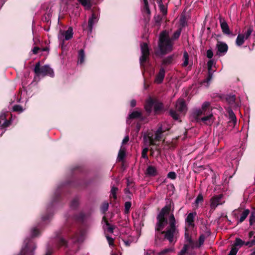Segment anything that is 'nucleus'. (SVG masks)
<instances>
[{
    "label": "nucleus",
    "mask_w": 255,
    "mask_h": 255,
    "mask_svg": "<svg viewBox=\"0 0 255 255\" xmlns=\"http://www.w3.org/2000/svg\"><path fill=\"white\" fill-rule=\"evenodd\" d=\"M220 98L222 100L226 101L234 108H238L240 106V102L236 99L235 95H223Z\"/></svg>",
    "instance_id": "8"
},
{
    "label": "nucleus",
    "mask_w": 255,
    "mask_h": 255,
    "mask_svg": "<svg viewBox=\"0 0 255 255\" xmlns=\"http://www.w3.org/2000/svg\"><path fill=\"white\" fill-rule=\"evenodd\" d=\"M229 120H230L229 121H230V122L234 121V123H237L236 117L232 111L229 112Z\"/></svg>",
    "instance_id": "44"
},
{
    "label": "nucleus",
    "mask_w": 255,
    "mask_h": 255,
    "mask_svg": "<svg viewBox=\"0 0 255 255\" xmlns=\"http://www.w3.org/2000/svg\"><path fill=\"white\" fill-rule=\"evenodd\" d=\"M79 205V200L78 198H74L70 203V207L72 209H76Z\"/></svg>",
    "instance_id": "38"
},
{
    "label": "nucleus",
    "mask_w": 255,
    "mask_h": 255,
    "mask_svg": "<svg viewBox=\"0 0 255 255\" xmlns=\"http://www.w3.org/2000/svg\"><path fill=\"white\" fill-rule=\"evenodd\" d=\"M160 12H161L163 15H166L167 13V8L165 6L163 3L158 4Z\"/></svg>",
    "instance_id": "41"
},
{
    "label": "nucleus",
    "mask_w": 255,
    "mask_h": 255,
    "mask_svg": "<svg viewBox=\"0 0 255 255\" xmlns=\"http://www.w3.org/2000/svg\"><path fill=\"white\" fill-rule=\"evenodd\" d=\"M239 249L235 247H232L231 250L228 255H236Z\"/></svg>",
    "instance_id": "54"
},
{
    "label": "nucleus",
    "mask_w": 255,
    "mask_h": 255,
    "mask_svg": "<svg viewBox=\"0 0 255 255\" xmlns=\"http://www.w3.org/2000/svg\"><path fill=\"white\" fill-rule=\"evenodd\" d=\"M250 225L252 226L255 223V210L251 213L249 220Z\"/></svg>",
    "instance_id": "42"
},
{
    "label": "nucleus",
    "mask_w": 255,
    "mask_h": 255,
    "mask_svg": "<svg viewBox=\"0 0 255 255\" xmlns=\"http://www.w3.org/2000/svg\"><path fill=\"white\" fill-rule=\"evenodd\" d=\"M1 119L3 121V123L1 124V126H0L2 128H5L10 126L11 124V122L9 120L6 119V118L4 116H1Z\"/></svg>",
    "instance_id": "35"
},
{
    "label": "nucleus",
    "mask_w": 255,
    "mask_h": 255,
    "mask_svg": "<svg viewBox=\"0 0 255 255\" xmlns=\"http://www.w3.org/2000/svg\"><path fill=\"white\" fill-rule=\"evenodd\" d=\"M165 75V70L163 67H161L160 68L158 73L155 76V78L154 79V83L158 84L162 83L164 79Z\"/></svg>",
    "instance_id": "14"
},
{
    "label": "nucleus",
    "mask_w": 255,
    "mask_h": 255,
    "mask_svg": "<svg viewBox=\"0 0 255 255\" xmlns=\"http://www.w3.org/2000/svg\"><path fill=\"white\" fill-rule=\"evenodd\" d=\"M118 188L117 187H116L114 186L112 187V188L111 189V194L112 195L113 198L114 199H117V191H118Z\"/></svg>",
    "instance_id": "45"
},
{
    "label": "nucleus",
    "mask_w": 255,
    "mask_h": 255,
    "mask_svg": "<svg viewBox=\"0 0 255 255\" xmlns=\"http://www.w3.org/2000/svg\"><path fill=\"white\" fill-rule=\"evenodd\" d=\"M206 56L209 59H211L213 57V52L212 49H208L207 51Z\"/></svg>",
    "instance_id": "60"
},
{
    "label": "nucleus",
    "mask_w": 255,
    "mask_h": 255,
    "mask_svg": "<svg viewBox=\"0 0 255 255\" xmlns=\"http://www.w3.org/2000/svg\"><path fill=\"white\" fill-rule=\"evenodd\" d=\"M77 1L86 9H91L92 6V0H77Z\"/></svg>",
    "instance_id": "22"
},
{
    "label": "nucleus",
    "mask_w": 255,
    "mask_h": 255,
    "mask_svg": "<svg viewBox=\"0 0 255 255\" xmlns=\"http://www.w3.org/2000/svg\"><path fill=\"white\" fill-rule=\"evenodd\" d=\"M184 62L182 64L183 67H186L189 64V55L187 51H184L183 53Z\"/></svg>",
    "instance_id": "36"
},
{
    "label": "nucleus",
    "mask_w": 255,
    "mask_h": 255,
    "mask_svg": "<svg viewBox=\"0 0 255 255\" xmlns=\"http://www.w3.org/2000/svg\"><path fill=\"white\" fill-rule=\"evenodd\" d=\"M220 22L221 24V27L223 33L224 34L228 35H231L232 36H235L236 35L235 34H234L229 28V26L227 23V22L222 18H220Z\"/></svg>",
    "instance_id": "11"
},
{
    "label": "nucleus",
    "mask_w": 255,
    "mask_h": 255,
    "mask_svg": "<svg viewBox=\"0 0 255 255\" xmlns=\"http://www.w3.org/2000/svg\"><path fill=\"white\" fill-rule=\"evenodd\" d=\"M103 229H104L105 231H107L108 232H109V233H110L111 234H112V233H114V230L115 229V226H113L109 227H108V228H105V226L103 225Z\"/></svg>",
    "instance_id": "52"
},
{
    "label": "nucleus",
    "mask_w": 255,
    "mask_h": 255,
    "mask_svg": "<svg viewBox=\"0 0 255 255\" xmlns=\"http://www.w3.org/2000/svg\"><path fill=\"white\" fill-rule=\"evenodd\" d=\"M174 59V55H172L167 56V57L163 59L162 61V65H169L172 63L173 60Z\"/></svg>",
    "instance_id": "25"
},
{
    "label": "nucleus",
    "mask_w": 255,
    "mask_h": 255,
    "mask_svg": "<svg viewBox=\"0 0 255 255\" xmlns=\"http://www.w3.org/2000/svg\"><path fill=\"white\" fill-rule=\"evenodd\" d=\"M59 244L60 246H64L66 245V241L63 238H60L59 240Z\"/></svg>",
    "instance_id": "61"
},
{
    "label": "nucleus",
    "mask_w": 255,
    "mask_h": 255,
    "mask_svg": "<svg viewBox=\"0 0 255 255\" xmlns=\"http://www.w3.org/2000/svg\"><path fill=\"white\" fill-rule=\"evenodd\" d=\"M205 239V236L204 235L202 234L200 236L199 238V247L202 246V245H203Z\"/></svg>",
    "instance_id": "56"
},
{
    "label": "nucleus",
    "mask_w": 255,
    "mask_h": 255,
    "mask_svg": "<svg viewBox=\"0 0 255 255\" xmlns=\"http://www.w3.org/2000/svg\"><path fill=\"white\" fill-rule=\"evenodd\" d=\"M143 11L146 13L147 15L144 16V19L146 21H149L150 19L151 11L149 8L148 3L144 4L143 7Z\"/></svg>",
    "instance_id": "24"
},
{
    "label": "nucleus",
    "mask_w": 255,
    "mask_h": 255,
    "mask_svg": "<svg viewBox=\"0 0 255 255\" xmlns=\"http://www.w3.org/2000/svg\"><path fill=\"white\" fill-rule=\"evenodd\" d=\"M135 119H139L140 122H143L144 121L145 118L142 116L141 112L138 111H133L128 115V117L127 120V123L129 125L130 122L129 121V120Z\"/></svg>",
    "instance_id": "13"
},
{
    "label": "nucleus",
    "mask_w": 255,
    "mask_h": 255,
    "mask_svg": "<svg viewBox=\"0 0 255 255\" xmlns=\"http://www.w3.org/2000/svg\"><path fill=\"white\" fill-rule=\"evenodd\" d=\"M245 241L241 240L240 238H237L235 239V242L232 246V247H235L236 248H239L244 245Z\"/></svg>",
    "instance_id": "28"
},
{
    "label": "nucleus",
    "mask_w": 255,
    "mask_h": 255,
    "mask_svg": "<svg viewBox=\"0 0 255 255\" xmlns=\"http://www.w3.org/2000/svg\"><path fill=\"white\" fill-rule=\"evenodd\" d=\"M74 218L76 221L79 222H83L85 218V214L83 212H80L75 215Z\"/></svg>",
    "instance_id": "31"
},
{
    "label": "nucleus",
    "mask_w": 255,
    "mask_h": 255,
    "mask_svg": "<svg viewBox=\"0 0 255 255\" xmlns=\"http://www.w3.org/2000/svg\"><path fill=\"white\" fill-rule=\"evenodd\" d=\"M164 131L162 129L161 127H160L157 130L155 133V138L157 141H160L162 138V134L163 133Z\"/></svg>",
    "instance_id": "33"
},
{
    "label": "nucleus",
    "mask_w": 255,
    "mask_h": 255,
    "mask_svg": "<svg viewBox=\"0 0 255 255\" xmlns=\"http://www.w3.org/2000/svg\"><path fill=\"white\" fill-rule=\"evenodd\" d=\"M196 215V212L190 213L188 215L186 219H185V221L187 223L189 226L192 227H194V219Z\"/></svg>",
    "instance_id": "17"
},
{
    "label": "nucleus",
    "mask_w": 255,
    "mask_h": 255,
    "mask_svg": "<svg viewBox=\"0 0 255 255\" xmlns=\"http://www.w3.org/2000/svg\"><path fill=\"white\" fill-rule=\"evenodd\" d=\"M245 35L243 34H239L236 40V44L238 46H241L245 42Z\"/></svg>",
    "instance_id": "26"
},
{
    "label": "nucleus",
    "mask_w": 255,
    "mask_h": 255,
    "mask_svg": "<svg viewBox=\"0 0 255 255\" xmlns=\"http://www.w3.org/2000/svg\"><path fill=\"white\" fill-rule=\"evenodd\" d=\"M146 174L149 176H155L158 174L156 168L152 165L147 167L146 170Z\"/></svg>",
    "instance_id": "18"
},
{
    "label": "nucleus",
    "mask_w": 255,
    "mask_h": 255,
    "mask_svg": "<svg viewBox=\"0 0 255 255\" xmlns=\"http://www.w3.org/2000/svg\"><path fill=\"white\" fill-rule=\"evenodd\" d=\"M164 109V106L162 103L158 102L157 100H155V104H154V111L155 114H157Z\"/></svg>",
    "instance_id": "20"
},
{
    "label": "nucleus",
    "mask_w": 255,
    "mask_h": 255,
    "mask_svg": "<svg viewBox=\"0 0 255 255\" xmlns=\"http://www.w3.org/2000/svg\"><path fill=\"white\" fill-rule=\"evenodd\" d=\"M203 201V197L201 194H199L195 200V203L198 205L199 203Z\"/></svg>",
    "instance_id": "55"
},
{
    "label": "nucleus",
    "mask_w": 255,
    "mask_h": 255,
    "mask_svg": "<svg viewBox=\"0 0 255 255\" xmlns=\"http://www.w3.org/2000/svg\"><path fill=\"white\" fill-rule=\"evenodd\" d=\"M85 52L84 50L83 49H80L78 51V62L80 64H83L85 60Z\"/></svg>",
    "instance_id": "27"
},
{
    "label": "nucleus",
    "mask_w": 255,
    "mask_h": 255,
    "mask_svg": "<svg viewBox=\"0 0 255 255\" xmlns=\"http://www.w3.org/2000/svg\"><path fill=\"white\" fill-rule=\"evenodd\" d=\"M176 110H174L173 109L170 110L169 114L171 117L174 119L175 120H177L179 119V115L177 113Z\"/></svg>",
    "instance_id": "39"
},
{
    "label": "nucleus",
    "mask_w": 255,
    "mask_h": 255,
    "mask_svg": "<svg viewBox=\"0 0 255 255\" xmlns=\"http://www.w3.org/2000/svg\"><path fill=\"white\" fill-rule=\"evenodd\" d=\"M173 251V249L171 248L165 249L161 252L157 253V255H166L169 253Z\"/></svg>",
    "instance_id": "43"
},
{
    "label": "nucleus",
    "mask_w": 255,
    "mask_h": 255,
    "mask_svg": "<svg viewBox=\"0 0 255 255\" xmlns=\"http://www.w3.org/2000/svg\"><path fill=\"white\" fill-rule=\"evenodd\" d=\"M222 194H219L213 196L211 199V208L214 210L219 205L222 204L221 200L223 198Z\"/></svg>",
    "instance_id": "12"
},
{
    "label": "nucleus",
    "mask_w": 255,
    "mask_h": 255,
    "mask_svg": "<svg viewBox=\"0 0 255 255\" xmlns=\"http://www.w3.org/2000/svg\"><path fill=\"white\" fill-rule=\"evenodd\" d=\"M182 30V27L179 28L174 32L171 38H169L165 31H163L160 33L158 45L162 53H166L172 50L173 43L172 40H177L179 38Z\"/></svg>",
    "instance_id": "3"
},
{
    "label": "nucleus",
    "mask_w": 255,
    "mask_h": 255,
    "mask_svg": "<svg viewBox=\"0 0 255 255\" xmlns=\"http://www.w3.org/2000/svg\"><path fill=\"white\" fill-rule=\"evenodd\" d=\"M129 137L128 135L125 136L122 141L123 144H126L129 141Z\"/></svg>",
    "instance_id": "63"
},
{
    "label": "nucleus",
    "mask_w": 255,
    "mask_h": 255,
    "mask_svg": "<svg viewBox=\"0 0 255 255\" xmlns=\"http://www.w3.org/2000/svg\"><path fill=\"white\" fill-rule=\"evenodd\" d=\"M185 239L186 241L188 242L189 245L191 246H193L194 241L192 239L191 236L189 235L188 233V230L186 229L185 232Z\"/></svg>",
    "instance_id": "29"
},
{
    "label": "nucleus",
    "mask_w": 255,
    "mask_h": 255,
    "mask_svg": "<svg viewBox=\"0 0 255 255\" xmlns=\"http://www.w3.org/2000/svg\"><path fill=\"white\" fill-rule=\"evenodd\" d=\"M148 151V148L146 147L143 149L142 152H141V156L142 158L144 159H148V156H147V152Z\"/></svg>",
    "instance_id": "49"
},
{
    "label": "nucleus",
    "mask_w": 255,
    "mask_h": 255,
    "mask_svg": "<svg viewBox=\"0 0 255 255\" xmlns=\"http://www.w3.org/2000/svg\"><path fill=\"white\" fill-rule=\"evenodd\" d=\"M252 31H253V28L252 27H250L248 29L247 31L246 32L245 34H244L245 39H248L249 38V37L251 35Z\"/></svg>",
    "instance_id": "50"
},
{
    "label": "nucleus",
    "mask_w": 255,
    "mask_h": 255,
    "mask_svg": "<svg viewBox=\"0 0 255 255\" xmlns=\"http://www.w3.org/2000/svg\"><path fill=\"white\" fill-rule=\"evenodd\" d=\"M180 24L182 28L184 27L187 24L186 18L185 16H182L180 19Z\"/></svg>",
    "instance_id": "48"
},
{
    "label": "nucleus",
    "mask_w": 255,
    "mask_h": 255,
    "mask_svg": "<svg viewBox=\"0 0 255 255\" xmlns=\"http://www.w3.org/2000/svg\"><path fill=\"white\" fill-rule=\"evenodd\" d=\"M192 117L198 123H202L207 125H212L214 122V118L210 103L208 102H204L201 109L193 111Z\"/></svg>",
    "instance_id": "2"
},
{
    "label": "nucleus",
    "mask_w": 255,
    "mask_h": 255,
    "mask_svg": "<svg viewBox=\"0 0 255 255\" xmlns=\"http://www.w3.org/2000/svg\"><path fill=\"white\" fill-rule=\"evenodd\" d=\"M102 221H104L105 223V224L104 225L105 226V228H108V227H111V226H113V225H111L109 223L108 220L107 219L106 216H105L103 217Z\"/></svg>",
    "instance_id": "58"
},
{
    "label": "nucleus",
    "mask_w": 255,
    "mask_h": 255,
    "mask_svg": "<svg viewBox=\"0 0 255 255\" xmlns=\"http://www.w3.org/2000/svg\"><path fill=\"white\" fill-rule=\"evenodd\" d=\"M106 238H107V241L108 242V243H109V245L110 246H113L114 244V239L112 237H110L109 236H106Z\"/></svg>",
    "instance_id": "59"
},
{
    "label": "nucleus",
    "mask_w": 255,
    "mask_h": 255,
    "mask_svg": "<svg viewBox=\"0 0 255 255\" xmlns=\"http://www.w3.org/2000/svg\"><path fill=\"white\" fill-rule=\"evenodd\" d=\"M88 184V182L86 181L85 180H82L80 181L78 183H73L72 184L73 186L79 187V188H85Z\"/></svg>",
    "instance_id": "34"
},
{
    "label": "nucleus",
    "mask_w": 255,
    "mask_h": 255,
    "mask_svg": "<svg viewBox=\"0 0 255 255\" xmlns=\"http://www.w3.org/2000/svg\"><path fill=\"white\" fill-rule=\"evenodd\" d=\"M250 246H251V247H253L254 246H255V236L254 237L253 240L250 241Z\"/></svg>",
    "instance_id": "64"
},
{
    "label": "nucleus",
    "mask_w": 255,
    "mask_h": 255,
    "mask_svg": "<svg viewBox=\"0 0 255 255\" xmlns=\"http://www.w3.org/2000/svg\"><path fill=\"white\" fill-rule=\"evenodd\" d=\"M64 36V39L68 40L71 39L73 37V29L71 27H69L68 29L63 32L62 34Z\"/></svg>",
    "instance_id": "23"
},
{
    "label": "nucleus",
    "mask_w": 255,
    "mask_h": 255,
    "mask_svg": "<svg viewBox=\"0 0 255 255\" xmlns=\"http://www.w3.org/2000/svg\"><path fill=\"white\" fill-rule=\"evenodd\" d=\"M40 50V48L38 47L35 46L34 47L32 50V51L34 54H36L38 53V51Z\"/></svg>",
    "instance_id": "62"
},
{
    "label": "nucleus",
    "mask_w": 255,
    "mask_h": 255,
    "mask_svg": "<svg viewBox=\"0 0 255 255\" xmlns=\"http://www.w3.org/2000/svg\"><path fill=\"white\" fill-rule=\"evenodd\" d=\"M12 109L13 111L14 112H22L23 111L22 107L19 105H14Z\"/></svg>",
    "instance_id": "51"
},
{
    "label": "nucleus",
    "mask_w": 255,
    "mask_h": 255,
    "mask_svg": "<svg viewBox=\"0 0 255 255\" xmlns=\"http://www.w3.org/2000/svg\"><path fill=\"white\" fill-rule=\"evenodd\" d=\"M216 47L218 50V52L222 53L223 55H224L228 50V45L223 42L218 41Z\"/></svg>",
    "instance_id": "15"
},
{
    "label": "nucleus",
    "mask_w": 255,
    "mask_h": 255,
    "mask_svg": "<svg viewBox=\"0 0 255 255\" xmlns=\"http://www.w3.org/2000/svg\"><path fill=\"white\" fill-rule=\"evenodd\" d=\"M155 104V100L150 97L146 101L144 106L145 111L148 114H150L152 111V109Z\"/></svg>",
    "instance_id": "16"
},
{
    "label": "nucleus",
    "mask_w": 255,
    "mask_h": 255,
    "mask_svg": "<svg viewBox=\"0 0 255 255\" xmlns=\"http://www.w3.org/2000/svg\"><path fill=\"white\" fill-rule=\"evenodd\" d=\"M162 17L160 15H155L154 16V19L156 24L158 25H160L161 21L162 20Z\"/></svg>",
    "instance_id": "47"
},
{
    "label": "nucleus",
    "mask_w": 255,
    "mask_h": 255,
    "mask_svg": "<svg viewBox=\"0 0 255 255\" xmlns=\"http://www.w3.org/2000/svg\"><path fill=\"white\" fill-rule=\"evenodd\" d=\"M25 247L21 251V255H34L33 251L36 249L35 244L30 238H26L24 241Z\"/></svg>",
    "instance_id": "7"
},
{
    "label": "nucleus",
    "mask_w": 255,
    "mask_h": 255,
    "mask_svg": "<svg viewBox=\"0 0 255 255\" xmlns=\"http://www.w3.org/2000/svg\"><path fill=\"white\" fill-rule=\"evenodd\" d=\"M96 19L97 15L96 13H92L91 17H89L88 20V28L90 32H91L92 31L93 26Z\"/></svg>",
    "instance_id": "21"
},
{
    "label": "nucleus",
    "mask_w": 255,
    "mask_h": 255,
    "mask_svg": "<svg viewBox=\"0 0 255 255\" xmlns=\"http://www.w3.org/2000/svg\"><path fill=\"white\" fill-rule=\"evenodd\" d=\"M61 197V190L60 189H58L56 192L55 193L54 197L52 199L51 204L47 208V213L44 216L42 217V220L43 221H46L49 220L51 216V207L53 206V204L57 202H58Z\"/></svg>",
    "instance_id": "6"
},
{
    "label": "nucleus",
    "mask_w": 255,
    "mask_h": 255,
    "mask_svg": "<svg viewBox=\"0 0 255 255\" xmlns=\"http://www.w3.org/2000/svg\"><path fill=\"white\" fill-rule=\"evenodd\" d=\"M126 156V152L125 149H122V148L119 151L118 155V160L119 161H122Z\"/></svg>",
    "instance_id": "32"
},
{
    "label": "nucleus",
    "mask_w": 255,
    "mask_h": 255,
    "mask_svg": "<svg viewBox=\"0 0 255 255\" xmlns=\"http://www.w3.org/2000/svg\"><path fill=\"white\" fill-rule=\"evenodd\" d=\"M141 56L139 58L140 67L144 68V63L149 59L150 52L148 45L146 43H142L140 45Z\"/></svg>",
    "instance_id": "5"
},
{
    "label": "nucleus",
    "mask_w": 255,
    "mask_h": 255,
    "mask_svg": "<svg viewBox=\"0 0 255 255\" xmlns=\"http://www.w3.org/2000/svg\"><path fill=\"white\" fill-rule=\"evenodd\" d=\"M39 234H40L39 231L36 227H34L32 229L31 236L32 238L36 237L38 236Z\"/></svg>",
    "instance_id": "46"
},
{
    "label": "nucleus",
    "mask_w": 255,
    "mask_h": 255,
    "mask_svg": "<svg viewBox=\"0 0 255 255\" xmlns=\"http://www.w3.org/2000/svg\"><path fill=\"white\" fill-rule=\"evenodd\" d=\"M189 247V245L185 244L184 245L183 248L181 250V251L180 252V254L181 255H184L187 252Z\"/></svg>",
    "instance_id": "53"
},
{
    "label": "nucleus",
    "mask_w": 255,
    "mask_h": 255,
    "mask_svg": "<svg viewBox=\"0 0 255 255\" xmlns=\"http://www.w3.org/2000/svg\"><path fill=\"white\" fill-rule=\"evenodd\" d=\"M131 206V203L129 201L126 202L125 203V214H128L129 213V210Z\"/></svg>",
    "instance_id": "40"
},
{
    "label": "nucleus",
    "mask_w": 255,
    "mask_h": 255,
    "mask_svg": "<svg viewBox=\"0 0 255 255\" xmlns=\"http://www.w3.org/2000/svg\"><path fill=\"white\" fill-rule=\"evenodd\" d=\"M250 213V210L248 209L242 210L240 218L238 220V224L243 222Z\"/></svg>",
    "instance_id": "19"
},
{
    "label": "nucleus",
    "mask_w": 255,
    "mask_h": 255,
    "mask_svg": "<svg viewBox=\"0 0 255 255\" xmlns=\"http://www.w3.org/2000/svg\"><path fill=\"white\" fill-rule=\"evenodd\" d=\"M213 64H214V61L213 60H210L207 62V66H208V76L202 82V84L205 85L206 87L209 86V82L212 79L213 74L211 72V70H212V68Z\"/></svg>",
    "instance_id": "9"
},
{
    "label": "nucleus",
    "mask_w": 255,
    "mask_h": 255,
    "mask_svg": "<svg viewBox=\"0 0 255 255\" xmlns=\"http://www.w3.org/2000/svg\"><path fill=\"white\" fill-rule=\"evenodd\" d=\"M109 209V203L107 201L104 202L101 207L100 210L102 214H105Z\"/></svg>",
    "instance_id": "30"
},
{
    "label": "nucleus",
    "mask_w": 255,
    "mask_h": 255,
    "mask_svg": "<svg viewBox=\"0 0 255 255\" xmlns=\"http://www.w3.org/2000/svg\"><path fill=\"white\" fill-rule=\"evenodd\" d=\"M242 208H239L237 209L234 210L232 212V215L235 218L237 219H239V217L241 215V213L242 212Z\"/></svg>",
    "instance_id": "37"
},
{
    "label": "nucleus",
    "mask_w": 255,
    "mask_h": 255,
    "mask_svg": "<svg viewBox=\"0 0 255 255\" xmlns=\"http://www.w3.org/2000/svg\"><path fill=\"white\" fill-rule=\"evenodd\" d=\"M174 204L170 201L164 206L156 217L157 222L155 226V244L167 240L170 243L173 241L176 230V220L173 213L170 214Z\"/></svg>",
    "instance_id": "1"
},
{
    "label": "nucleus",
    "mask_w": 255,
    "mask_h": 255,
    "mask_svg": "<svg viewBox=\"0 0 255 255\" xmlns=\"http://www.w3.org/2000/svg\"><path fill=\"white\" fill-rule=\"evenodd\" d=\"M167 177L171 179H175L176 178V174L175 172L171 171L168 173Z\"/></svg>",
    "instance_id": "57"
},
{
    "label": "nucleus",
    "mask_w": 255,
    "mask_h": 255,
    "mask_svg": "<svg viewBox=\"0 0 255 255\" xmlns=\"http://www.w3.org/2000/svg\"><path fill=\"white\" fill-rule=\"evenodd\" d=\"M34 72L35 74L34 78L35 80L39 76L43 77L49 76L52 78L54 77V72L53 69L48 65L41 66L39 62H37L35 64L34 68Z\"/></svg>",
    "instance_id": "4"
},
{
    "label": "nucleus",
    "mask_w": 255,
    "mask_h": 255,
    "mask_svg": "<svg viewBox=\"0 0 255 255\" xmlns=\"http://www.w3.org/2000/svg\"><path fill=\"white\" fill-rule=\"evenodd\" d=\"M175 109L177 112L180 113H185L187 110V108L185 100L183 99H178L175 105Z\"/></svg>",
    "instance_id": "10"
}]
</instances>
